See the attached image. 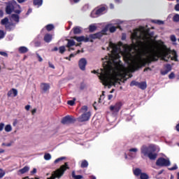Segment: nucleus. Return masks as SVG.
Here are the masks:
<instances>
[{"label": "nucleus", "mask_w": 179, "mask_h": 179, "mask_svg": "<svg viewBox=\"0 0 179 179\" xmlns=\"http://www.w3.org/2000/svg\"><path fill=\"white\" fill-rule=\"evenodd\" d=\"M167 55H169V52H167V51L162 50L159 48H158L157 50L152 49L146 59H141L138 61L134 62L133 63V68L137 71L138 69H141L142 66H146L147 64L149 65L152 62L159 61L160 57L162 61L169 62V59H166Z\"/></svg>", "instance_id": "f257e3e1"}, {"label": "nucleus", "mask_w": 179, "mask_h": 179, "mask_svg": "<svg viewBox=\"0 0 179 179\" xmlns=\"http://www.w3.org/2000/svg\"><path fill=\"white\" fill-rule=\"evenodd\" d=\"M113 66V62L111 60H108L103 62V69L100 70L92 71V73H96L97 76L99 78L100 80L103 82L104 86H108V89L111 87V86H115L118 82L111 80V78H110V70Z\"/></svg>", "instance_id": "f03ea898"}, {"label": "nucleus", "mask_w": 179, "mask_h": 179, "mask_svg": "<svg viewBox=\"0 0 179 179\" xmlns=\"http://www.w3.org/2000/svg\"><path fill=\"white\" fill-rule=\"evenodd\" d=\"M107 31H108V27H106L101 31H99L95 34H90L89 37H85V36H73V38L76 40L78 43H94V40L98 39L100 40L103 36H107Z\"/></svg>", "instance_id": "7ed1b4c3"}, {"label": "nucleus", "mask_w": 179, "mask_h": 179, "mask_svg": "<svg viewBox=\"0 0 179 179\" xmlns=\"http://www.w3.org/2000/svg\"><path fill=\"white\" fill-rule=\"evenodd\" d=\"M142 156L148 157L150 160H156L157 158V153H156V146L154 145H143L141 148Z\"/></svg>", "instance_id": "20e7f679"}, {"label": "nucleus", "mask_w": 179, "mask_h": 179, "mask_svg": "<svg viewBox=\"0 0 179 179\" xmlns=\"http://www.w3.org/2000/svg\"><path fill=\"white\" fill-rule=\"evenodd\" d=\"M110 48H112L111 54L110 56H106L105 59L106 61H111L115 62V59H120V54H118V45L113 42L109 43V48H107L108 51L110 50Z\"/></svg>", "instance_id": "39448f33"}, {"label": "nucleus", "mask_w": 179, "mask_h": 179, "mask_svg": "<svg viewBox=\"0 0 179 179\" xmlns=\"http://www.w3.org/2000/svg\"><path fill=\"white\" fill-rule=\"evenodd\" d=\"M131 39L134 44V41H135L136 45H143V41L148 39V36L145 32H140L138 34V30H134V33L131 36Z\"/></svg>", "instance_id": "423d86ee"}, {"label": "nucleus", "mask_w": 179, "mask_h": 179, "mask_svg": "<svg viewBox=\"0 0 179 179\" xmlns=\"http://www.w3.org/2000/svg\"><path fill=\"white\" fill-rule=\"evenodd\" d=\"M80 114L81 115L77 118L78 122H86V121H89L90 117H92V113L86 106H84L80 108Z\"/></svg>", "instance_id": "0eeeda50"}, {"label": "nucleus", "mask_w": 179, "mask_h": 179, "mask_svg": "<svg viewBox=\"0 0 179 179\" xmlns=\"http://www.w3.org/2000/svg\"><path fill=\"white\" fill-rule=\"evenodd\" d=\"M12 12L17 13V15H20V13H22V10H20V5L16 3V2L10 1L7 3L6 6V15H11Z\"/></svg>", "instance_id": "6e6552de"}, {"label": "nucleus", "mask_w": 179, "mask_h": 179, "mask_svg": "<svg viewBox=\"0 0 179 179\" xmlns=\"http://www.w3.org/2000/svg\"><path fill=\"white\" fill-rule=\"evenodd\" d=\"M69 169V166H68V162H66L64 165H62L59 169L52 173L51 177L48 178L47 179H55V178H61L62 176H64L65 171Z\"/></svg>", "instance_id": "1a4fd4ad"}, {"label": "nucleus", "mask_w": 179, "mask_h": 179, "mask_svg": "<svg viewBox=\"0 0 179 179\" xmlns=\"http://www.w3.org/2000/svg\"><path fill=\"white\" fill-rule=\"evenodd\" d=\"M122 107V102H117L115 105H112L110 106V110L113 114H117Z\"/></svg>", "instance_id": "9d476101"}, {"label": "nucleus", "mask_w": 179, "mask_h": 179, "mask_svg": "<svg viewBox=\"0 0 179 179\" xmlns=\"http://www.w3.org/2000/svg\"><path fill=\"white\" fill-rule=\"evenodd\" d=\"M130 86H136L139 89H141V90H145L146 87H148V85L146 84V82H141L139 83L138 81L133 80L130 83Z\"/></svg>", "instance_id": "9b49d317"}, {"label": "nucleus", "mask_w": 179, "mask_h": 179, "mask_svg": "<svg viewBox=\"0 0 179 179\" xmlns=\"http://www.w3.org/2000/svg\"><path fill=\"white\" fill-rule=\"evenodd\" d=\"M157 166H159L161 167L170 166V161L169 159H166L164 158H159L156 162Z\"/></svg>", "instance_id": "f8f14e48"}, {"label": "nucleus", "mask_w": 179, "mask_h": 179, "mask_svg": "<svg viewBox=\"0 0 179 179\" xmlns=\"http://www.w3.org/2000/svg\"><path fill=\"white\" fill-rule=\"evenodd\" d=\"M86 65H87V61L85 58H82L78 62V66L81 71H85L86 69Z\"/></svg>", "instance_id": "ddd939ff"}, {"label": "nucleus", "mask_w": 179, "mask_h": 179, "mask_svg": "<svg viewBox=\"0 0 179 179\" xmlns=\"http://www.w3.org/2000/svg\"><path fill=\"white\" fill-rule=\"evenodd\" d=\"M73 121H75V119H73L72 116L67 115L62 120V123L71 124V122H73Z\"/></svg>", "instance_id": "4468645a"}, {"label": "nucleus", "mask_w": 179, "mask_h": 179, "mask_svg": "<svg viewBox=\"0 0 179 179\" xmlns=\"http://www.w3.org/2000/svg\"><path fill=\"white\" fill-rule=\"evenodd\" d=\"M106 9V6H101L95 11V15L96 16H101V15H103V12H105Z\"/></svg>", "instance_id": "2eb2a0df"}, {"label": "nucleus", "mask_w": 179, "mask_h": 179, "mask_svg": "<svg viewBox=\"0 0 179 179\" xmlns=\"http://www.w3.org/2000/svg\"><path fill=\"white\" fill-rule=\"evenodd\" d=\"M138 148H131L129 150V156L130 157H136V153H138Z\"/></svg>", "instance_id": "dca6fc26"}, {"label": "nucleus", "mask_w": 179, "mask_h": 179, "mask_svg": "<svg viewBox=\"0 0 179 179\" xmlns=\"http://www.w3.org/2000/svg\"><path fill=\"white\" fill-rule=\"evenodd\" d=\"M117 97V92L114 90L110 91L108 94V100H113V99H115Z\"/></svg>", "instance_id": "f3484780"}, {"label": "nucleus", "mask_w": 179, "mask_h": 179, "mask_svg": "<svg viewBox=\"0 0 179 179\" xmlns=\"http://www.w3.org/2000/svg\"><path fill=\"white\" fill-rule=\"evenodd\" d=\"M43 40L45 43H51L52 40V35L51 34H45Z\"/></svg>", "instance_id": "a211bd4d"}, {"label": "nucleus", "mask_w": 179, "mask_h": 179, "mask_svg": "<svg viewBox=\"0 0 179 179\" xmlns=\"http://www.w3.org/2000/svg\"><path fill=\"white\" fill-rule=\"evenodd\" d=\"M73 34H80L82 33V28L80 27H74L72 29Z\"/></svg>", "instance_id": "6ab92c4d"}, {"label": "nucleus", "mask_w": 179, "mask_h": 179, "mask_svg": "<svg viewBox=\"0 0 179 179\" xmlns=\"http://www.w3.org/2000/svg\"><path fill=\"white\" fill-rule=\"evenodd\" d=\"M29 170H30V167L29 166H24V168L20 169L17 171V174L20 175V174H24L26 173H27V171H29Z\"/></svg>", "instance_id": "aec40b11"}, {"label": "nucleus", "mask_w": 179, "mask_h": 179, "mask_svg": "<svg viewBox=\"0 0 179 179\" xmlns=\"http://www.w3.org/2000/svg\"><path fill=\"white\" fill-rule=\"evenodd\" d=\"M20 54H26V52H29V49L26 46H21L18 49Z\"/></svg>", "instance_id": "412c9836"}, {"label": "nucleus", "mask_w": 179, "mask_h": 179, "mask_svg": "<svg viewBox=\"0 0 179 179\" xmlns=\"http://www.w3.org/2000/svg\"><path fill=\"white\" fill-rule=\"evenodd\" d=\"M17 96V90H10L8 92V97H16Z\"/></svg>", "instance_id": "4be33fe9"}, {"label": "nucleus", "mask_w": 179, "mask_h": 179, "mask_svg": "<svg viewBox=\"0 0 179 179\" xmlns=\"http://www.w3.org/2000/svg\"><path fill=\"white\" fill-rule=\"evenodd\" d=\"M41 89L42 90H50V85L48 83H41Z\"/></svg>", "instance_id": "5701e85b"}, {"label": "nucleus", "mask_w": 179, "mask_h": 179, "mask_svg": "<svg viewBox=\"0 0 179 179\" xmlns=\"http://www.w3.org/2000/svg\"><path fill=\"white\" fill-rule=\"evenodd\" d=\"M90 33H94L97 30V27L94 24H90L88 27Z\"/></svg>", "instance_id": "b1692460"}, {"label": "nucleus", "mask_w": 179, "mask_h": 179, "mask_svg": "<svg viewBox=\"0 0 179 179\" xmlns=\"http://www.w3.org/2000/svg\"><path fill=\"white\" fill-rule=\"evenodd\" d=\"M67 44L66 45V48H71V47H73V45H76V43L75 41L73 40H71V39H67Z\"/></svg>", "instance_id": "393cba45"}, {"label": "nucleus", "mask_w": 179, "mask_h": 179, "mask_svg": "<svg viewBox=\"0 0 179 179\" xmlns=\"http://www.w3.org/2000/svg\"><path fill=\"white\" fill-rule=\"evenodd\" d=\"M11 19H13V20H14V22L19 23V19H20V17H19V15H17V14H12Z\"/></svg>", "instance_id": "a878e982"}, {"label": "nucleus", "mask_w": 179, "mask_h": 179, "mask_svg": "<svg viewBox=\"0 0 179 179\" xmlns=\"http://www.w3.org/2000/svg\"><path fill=\"white\" fill-rule=\"evenodd\" d=\"M8 23H9V18H8V17H6L1 20V24L2 26H6Z\"/></svg>", "instance_id": "bb28decb"}, {"label": "nucleus", "mask_w": 179, "mask_h": 179, "mask_svg": "<svg viewBox=\"0 0 179 179\" xmlns=\"http://www.w3.org/2000/svg\"><path fill=\"white\" fill-rule=\"evenodd\" d=\"M34 5L35 6H41L43 5V0H34Z\"/></svg>", "instance_id": "cd10ccee"}, {"label": "nucleus", "mask_w": 179, "mask_h": 179, "mask_svg": "<svg viewBox=\"0 0 179 179\" xmlns=\"http://www.w3.org/2000/svg\"><path fill=\"white\" fill-rule=\"evenodd\" d=\"M72 177L73 179H82L83 176L82 175H76L75 174V171L72 172Z\"/></svg>", "instance_id": "c85d7f7f"}, {"label": "nucleus", "mask_w": 179, "mask_h": 179, "mask_svg": "<svg viewBox=\"0 0 179 179\" xmlns=\"http://www.w3.org/2000/svg\"><path fill=\"white\" fill-rule=\"evenodd\" d=\"M12 26H14V24L12 22H8L6 25H5L6 30H9V31H10V30H12Z\"/></svg>", "instance_id": "c756f323"}, {"label": "nucleus", "mask_w": 179, "mask_h": 179, "mask_svg": "<svg viewBox=\"0 0 179 179\" xmlns=\"http://www.w3.org/2000/svg\"><path fill=\"white\" fill-rule=\"evenodd\" d=\"M134 176H136L138 177V176H141V174H142V171L139 169H136L134 171Z\"/></svg>", "instance_id": "7c9ffc66"}, {"label": "nucleus", "mask_w": 179, "mask_h": 179, "mask_svg": "<svg viewBox=\"0 0 179 179\" xmlns=\"http://www.w3.org/2000/svg\"><path fill=\"white\" fill-rule=\"evenodd\" d=\"M4 130L6 132H10L12 131V126L10 124L6 125Z\"/></svg>", "instance_id": "2f4dec72"}, {"label": "nucleus", "mask_w": 179, "mask_h": 179, "mask_svg": "<svg viewBox=\"0 0 179 179\" xmlns=\"http://www.w3.org/2000/svg\"><path fill=\"white\" fill-rule=\"evenodd\" d=\"M46 30L48 31H51V30H52L54 29V25L52 24H49L48 25H46Z\"/></svg>", "instance_id": "473e14b6"}, {"label": "nucleus", "mask_w": 179, "mask_h": 179, "mask_svg": "<svg viewBox=\"0 0 179 179\" xmlns=\"http://www.w3.org/2000/svg\"><path fill=\"white\" fill-rule=\"evenodd\" d=\"M65 51H66V49L65 48L64 45L60 46L59 48V52L60 54H64V52H65Z\"/></svg>", "instance_id": "72a5a7b5"}, {"label": "nucleus", "mask_w": 179, "mask_h": 179, "mask_svg": "<svg viewBox=\"0 0 179 179\" xmlns=\"http://www.w3.org/2000/svg\"><path fill=\"white\" fill-rule=\"evenodd\" d=\"M172 61H176V62H178V55H177V52H174L173 57H171Z\"/></svg>", "instance_id": "f704fd0d"}, {"label": "nucleus", "mask_w": 179, "mask_h": 179, "mask_svg": "<svg viewBox=\"0 0 179 179\" xmlns=\"http://www.w3.org/2000/svg\"><path fill=\"white\" fill-rule=\"evenodd\" d=\"M89 166V163H87V161L84 160L81 163V167L83 169H85V167H87Z\"/></svg>", "instance_id": "c9c22d12"}, {"label": "nucleus", "mask_w": 179, "mask_h": 179, "mask_svg": "<svg viewBox=\"0 0 179 179\" xmlns=\"http://www.w3.org/2000/svg\"><path fill=\"white\" fill-rule=\"evenodd\" d=\"M152 23H155L156 24H164V22L159 20H153Z\"/></svg>", "instance_id": "e433bc0d"}, {"label": "nucleus", "mask_w": 179, "mask_h": 179, "mask_svg": "<svg viewBox=\"0 0 179 179\" xmlns=\"http://www.w3.org/2000/svg\"><path fill=\"white\" fill-rule=\"evenodd\" d=\"M62 160H65L64 157L57 158V159L55 160L54 163H55V164H57L59 163V162H62Z\"/></svg>", "instance_id": "4c0bfd02"}, {"label": "nucleus", "mask_w": 179, "mask_h": 179, "mask_svg": "<svg viewBox=\"0 0 179 179\" xmlns=\"http://www.w3.org/2000/svg\"><path fill=\"white\" fill-rule=\"evenodd\" d=\"M140 178L141 179H149V176H148V174H146V173H141Z\"/></svg>", "instance_id": "58836bf2"}, {"label": "nucleus", "mask_w": 179, "mask_h": 179, "mask_svg": "<svg viewBox=\"0 0 179 179\" xmlns=\"http://www.w3.org/2000/svg\"><path fill=\"white\" fill-rule=\"evenodd\" d=\"M44 159L45 160H51V154L50 153L45 154Z\"/></svg>", "instance_id": "ea45409f"}, {"label": "nucleus", "mask_w": 179, "mask_h": 179, "mask_svg": "<svg viewBox=\"0 0 179 179\" xmlns=\"http://www.w3.org/2000/svg\"><path fill=\"white\" fill-rule=\"evenodd\" d=\"M173 21L176 22H179V15L178 14H176L173 17Z\"/></svg>", "instance_id": "a19ab883"}, {"label": "nucleus", "mask_w": 179, "mask_h": 179, "mask_svg": "<svg viewBox=\"0 0 179 179\" xmlns=\"http://www.w3.org/2000/svg\"><path fill=\"white\" fill-rule=\"evenodd\" d=\"M5 174H6L5 171H3V169H0V178H3V177L5 176Z\"/></svg>", "instance_id": "79ce46f5"}, {"label": "nucleus", "mask_w": 179, "mask_h": 179, "mask_svg": "<svg viewBox=\"0 0 179 179\" xmlns=\"http://www.w3.org/2000/svg\"><path fill=\"white\" fill-rule=\"evenodd\" d=\"M5 31H3V30H1L0 29V40H2V38H5Z\"/></svg>", "instance_id": "37998d69"}, {"label": "nucleus", "mask_w": 179, "mask_h": 179, "mask_svg": "<svg viewBox=\"0 0 179 179\" xmlns=\"http://www.w3.org/2000/svg\"><path fill=\"white\" fill-rule=\"evenodd\" d=\"M117 30V27L113 26L109 28L110 33H115V31Z\"/></svg>", "instance_id": "c03bdc74"}, {"label": "nucleus", "mask_w": 179, "mask_h": 179, "mask_svg": "<svg viewBox=\"0 0 179 179\" xmlns=\"http://www.w3.org/2000/svg\"><path fill=\"white\" fill-rule=\"evenodd\" d=\"M170 39H171V41H172L173 43H176V41H177V38H176L175 35H171L170 36Z\"/></svg>", "instance_id": "a18cd8bd"}, {"label": "nucleus", "mask_w": 179, "mask_h": 179, "mask_svg": "<svg viewBox=\"0 0 179 179\" xmlns=\"http://www.w3.org/2000/svg\"><path fill=\"white\" fill-rule=\"evenodd\" d=\"M166 70L168 71V72H170L171 71V64H166L165 66Z\"/></svg>", "instance_id": "49530a36"}, {"label": "nucleus", "mask_w": 179, "mask_h": 179, "mask_svg": "<svg viewBox=\"0 0 179 179\" xmlns=\"http://www.w3.org/2000/svg\"><path fill=\"white\" fill-rule=\"evenodd\" d=\"M124 59L126 61V62H129V61H131V57L128 56V55H125L124 57Z\"/></svg>", "instance_id": "de8ad7c7"}, {"label": "nucleus", "mask_w": 179, "mask_h": 179, "mask_svg": "<svg viewBox=\"0 0 179 179\" xmlns=\"http://www.w3.org/2000/svg\"><path fill=\"white\" fill-rule=\"evenodd\" d=\"M75 99L73 100H70L68 101L67 104H69V106H73L75 104Z\"/></svg>", "instance_id": "09e8293b"}, {"label": "nucleus", "mask_w": 179, "mask_h": 179, "mask_svg": "<svg viewBox=\"0 0 179 179\" xmlns=\"http://www.w3.org/2000/svg\"><path fill=\"white\" fill-rule=\"evenodd\" d=\"M0 55H1L2 57H5L6 58H8V54L6 53V52L0 51Z\"/></svg>", "instance_id": "8fccbe9b"}, {"label": "nucleus", "mask_w": 179, "mask_h": 179, "mask_svg": "<svg viewBox=\"0 0 179 179\" xmlns=\"http://www.w3.org/2000/svg\"><path fill=\"white\" fill-rule=\"evenodd\" d=\"M169 78L170 79H174V78H176V74H174V73L172 72L169 75Z\"/></svg>", "instance_id": "3c124183"}, {"label": "nucleus", "mask_w": 179, "mask_h": 179, "mask_svg": "<svg viewBox=\"0 0 179 179\" xmlns=\"http://www.w3.org/2000/svg\"><path fill=\"white\" fill-rule=\"evenodd\" d=\"M5 127V124L0 123V132L3 131V128Z\"/></svg>", "instance_id": "603ef678"}, {"label": "nucleus", "mask_w": 179, "mask_h": 179, "mask_svg": "<svg viewBox=\"0 0 179 179\" xmlns=\"http://www.w3.org/2000/svg\"><path fill=\"white\" fill-rule=\"evenodd\" d=\"M36 57H37L39 62H43V58L41 57V56H40V55L37 54Z\"/></svg>", "instance_id": "864d4df0"}, {"label": "nucleus", "mask_w": 179, "mask_h": 179, "mask_svg": "<svg viewBox=\"0 0 179 179\" xmlns=\"http://www.w3.org/2000/svg\"><path fill=\"white\" fill-rule=\"evenodd\" d=\"M169 73V71L165 70V71H161V75H167Z\"/></svg>", "instance_id": "5fc2aeb1"}, {"label": "nucleus", "mask_w": 179, "mask_h": 179, "mask_svg": "<svg viewBox=\"0 0 179 179\" xmlns=\"http://www.w3.org/2000/svg\"><path fill=\"white\" fill-rule=\"evenodd\" d=\"M73 57H75V55L73 53H71L70 55H69V57H66V59H69V61H71V58H73Z\"/></svg>", "instance_id": "6e6d98bb"}, {"label": "nucleus", "mask_w": 179, "mask_h": 179, "mask_svg": "<svg viewBox=\"0 0 179 179\" xmlns=\"http://www.w3.org/2000/svg\"><path fill=\"white\" fill-rule=\"evenodd\" d=\"M71 3H78V2H79L80 0H69Z\"/></svg>", "instance_id": "4d7b16f0"}, {"label": "nucleus", "mask_w": 179, "mask_h": 179, "mask_svg": "<svg viewBox=\"0 0 179 179\" xmlns=\"http://www.w3.org/2000/svg\"><path fill=\"white\" fill-rule=\"evenodd\" d=\"M174 9H175V10H176V12H179V3H177V4L175 6Z\"/></svg>", "instance_id": "13d9d810"}, {"label": "nucleus", "mask_w": 179, "mask_h": 179, "mask_svg": "<svg viewBox=\"0 0 179 179\" xmlns=\"http://www.w3.org/2000/svg\"><path fill=\"white\" fill-rule=\"evenodd\" d=\"M2 145L3 146H7L8 148H9L10 146H12V143H3Z\"/></svg>", "instance_id": "bf43d9fd"}, {"label": "nucleus", "mask_w": 179, "mask_h": 179, "mask_svg": "<svg viewBox=\"0 0 179 179\" xmlns=\"http://www.w3.org/2000/svg\"><path fill=\"white\" fill-rule=\"evenodd\" d=\"M36 173H37V169L34 168L33 171H31V174H36Z\"/></svg>", "instance_id": "052dcab7"}, {"label": "nucleus", "mask_w": 179, "mask_h": 179, "mask_svg": "<svg viewBox=\"0 0 179 179\" xmlns=\"http://www.w3.org/2000/svg\"><path fill=\"white\" fill-rule=\"evenodd\" d=\"M36 113H37V109L34 108L31 110V114L32 115H34V114H36Z\"/></svg>", "instance_id": "680f3d73"}, {"label": "nucleus", "mask_w": 179, "mask_h": 179, "mask_svg": "<svg viewBox=\"0 0 179 179\" xmlns=\"http://www.w3.org/2000/svg\"><path fill=\"white\" fill-rule=\"evenodd\" d=\"M49 66L50 68H52V69H55V66H54V64H51L50 62H49Z\"/></svg>", "instance_id": "e2e57ef3"}, {"label": "nucleus", "mask_w": 179, "mask_h": 179, "mask_svg": "<svg viewBox=\"0 0 179 179\" xmlns=\"http://www.w3.org/2000/svg\"><path fill=\"white\" fill-rule=\"evenodd\" d=\"M169 170L171 171L177 170V165H175L173 167L170 168Z\"/></svg>", "instance_id": "0e129e2a"}, {"label": "nucleus", "mask_w": 179, "mask_h": 179, "mask_svg": "<svg viewBox=\"0 0 179 179\" xmlns=\"http://www.w3.org/2000/svg\"><path fill=\"white\" fill-rule=\"evenodd\" d=\"M30 105H27L26 106H25V110H27V111H29V110H30Z\"/></svg>", "instance_id": "69168bd1"}, {"label": "nucleus", "mask_w": 179, "mask_h": 179, "mask_svg": "<svg viewBox=\"0 0 179 179\" xmlns=\"http://www.w3.org/2000/svg\"><path fill=\"white\" fill-rule=\"evenodd\" d=\"M157 43H158V44H161L162 45H164V41H157Z\"/></svg>", "instance_id": "338daca9"}, {"label": "nucleus", "mask_w": 179, "mask_h": 179, "mask_svg": "<svg viewBox=\"0 0 179 179\" xmlns=\"http://www.w3.org/2000/svg\"><path fill=\"white\" fill-rule=\"evenodd\" d=\"M176 130L179 132V124L176 125Z\"/></svg>", "instance_id": "774afa93"}]
</instances>
